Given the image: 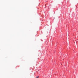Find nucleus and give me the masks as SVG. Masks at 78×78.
Instances as JSON below:
<instances>
[{
    "instance_id": "1",
    "label": "nucleus",
    "mask_w": 78,
    "mask_h": 78,
    "mask_svg": "<svg viewBox=\"0 0 78 78\" xmlns=\"http://www.w3.org/2000/svg\"><path fill=\"white\" fill-rule=\"evenodd\" d=\"M39 78V76L36 77V78Z\"/></svg>"
},
{
    "instance_id": "2",
    "label": "nucleus",
    "mask_w": 78,
    "mask_h": 78,
    "mask_svg": "<svg viewBox=\"0 0 78 78\" xmlns=\"http://www.w3.org/2000/svg\"><path fill=\"white\" fill-rule=\"evenodd\" d=\"M54 19H55V17L54 18Z\"/></svg>"
}]
</instances>
